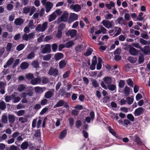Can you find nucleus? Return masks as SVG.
I'll list each match as a JSON object with an SVG mask.
<instances>
[{
  "instance_id": "1",
  "label": "nucleus",
  "mask_w": 150,
  "mask_h": 150,
  "mask_svg": "<svg viewBox=\"0 0 150 150\" xmlns=\"http://www.w3.org/2000/svg\"><path fill=\"white\" fill-rule=\"evenodd\" d=\"M47 22H45L42 25H38L36 28V31H40L42 32L44 31L47 27Z\"/></svg>"
},
{
  "instance_id": "2",
  "label": "nucleus",
  "mask_w": 150,
  "mask_h": 150,
  "mask_svg": "<svg viewBox=\"0 0 150 150\" xmlns=\"http://www.w3.org/2000/svg\"><path fill=\"white\" fill-rule=\"evenodd\" d=\"M100 85L101 87L107 90L108 89L111 91H114L116 88V86L114 84H109L107 86L103 82H101Z\"/></svg>"
},
{
  "instance_id": "3",
  "label": "nucleus",
  "mask_w": 150,
  "mask_h": 150,
  "mask_svg": "<svg viewBox=\"0 0 150 150\" xmlns=\"http://www.w3.org/2000/svg\"><path fill=\"white\" fill-rule=\"evenodd\" d=\"M101 23L104 26L108 29L111 28L113 26L114 24L113 21H110L105 20H103Z\"/></svg>"
},
{
  "instance_id": "4",
  "label": "nucleus",
  "mask_w": 150,
  "mask_h": 150,
  "mask_svg": "<svg viewBox=\"0 0 150 150\" xmlns=\"http://www.w3.org/2000/svg\"><path fill=\"white\" fill-rule=\"evenodd\" d=\"M144 109L142 107H139L136 109L134 113L135 116H138L142 114L144 112Z\"/></svg>"
},
{
  "instance_id": "5",
  "label": "nucleus",
  "mask_w": 150,
  "mask_h": 150,
  "mask_svg": "<svg viewBox=\"0 0 150 150\" xmlns=\"http://www.w3.org/2000/svg\"><path fill=\"white\" fill-rule=\"evenodd\" d=\"M35 33H31L29 34H25L22 36L23 39L26 41H28L30 39L32 38L35 35Z\"/></svg>"
},
{
  "instance_id": "6",
  "label": "nucleus",
  "mask_w": 150,
  "mask_h": 150,
  "mask_svg": "<svg viewBox=\"0 0 150 150\" xmlns=\"http://www.w3.org/2000/svg\"><path fill=\"white\" fill-rule=\"evenodd\" d=\"M103 80L105 84L107 85V86L109 84L112 83V78L109 76H105L103 79Z\"/></svg>"
},
{
  "instance_id": "7",
  "label": "nucleus",
  "mask_w": 150,
  "mask_h": 150,
  "mask_svg": "<svg viewBox=\"0 0 150 150\" xmlns=\"http://www.w3.org/2000/svg\"><path fill=\"white\" fill-rule=\"evenodd\" d=\"M77 34L76 30L74 29L69 30L66 33V35L68 36H70L71 37H74Z\"/></svg>"
},
{
  "instance_id": "8",
  "label": "nucleus",
  "mask_w": 150,
  "mask_h": 150,
  "mask_svg": "<svg viewBox=\"0 0 150 150\" xmlns=\"http://www.w3.org/2000/svg\"><path fill=\"white\" fill-rule=\"evenodd\" d=\"M70 8L71 9L73 10L74 11L79 12L81 10V7L80 5L76 4L71 5Z\"/></svg>"
},
{
  "instance_id": "9",
  "label": "nucleus",
  "mask_w": 150,
  "mask_h": 150,
  "mask_svg": "<svg viewBox=\"0 0 150 150\" xmlns=\"http://www.w3.org/2000/svg\"><path fill=\"white\" fill-rule=\"evenodd\" d=\"M58 73V70L53 67H51L49 71L48 74L50 75L56 76Z\"/></svg>"
},
{
  "instance_id": "10",
  "label": "nucleus",
  "mask_w": 150,
  "mask_h": 150,
  "mask_svg": "<svg viewBox=\"0 0 150 150\" xmlns=\"http://www.w3.org/2000/svg\"><path fill=\"white\" fill-rule=\"evenodd\" d=\"M50 45H46L42 49L41 52L42 53L45 54L47 52H50Z\"/></svg>"
},
{
  "instance_id": "11",
  "label": "nucleus",
  "mask_w": 150,
  "mask_h": 150,
  "mask_svg": "<svg viewBox=\"0 0 150 150\" xmlns=\"http://www.w3.org/2000/svg\"><path fill=\"white\" fill-rule=\"evenodd\" d=\"M45 7L46 12L47 13L49 12L53 6L52 3L50 1H47V4L45 5Z\"/></svg>"
},
{
  "instance_id": "12",
  "label": "nucleus",
  "mask_w": 150,
  "mask_h": 150,
  "mask_svg": "<svg viewBox=\"0 0 150 150\" xmlns=\"http://www.w3.org/2000/svg\"><path fill=\"white\" fill-rule=\"evenodd\" d=\"M78 19V15L75 13H72L70 15L69 22H71Z\"/></svg>"
},
{
  "instance_id": "13",
  "label": "nucleus",
  "mask_w": 150,
  "mask_h": 150,
  "mask_svg": "<svg viewBox=\"0 0 150 150\" xmlns=\"http://www.w3.org/2000/svg\"><path fill=\"white\" fill-rule=\"evenodd\" d=\"M41 82V79L39 77L32 80L31 82V83L33 85L40 84Z\"/></svg>"
},
{
  "instance_id": "14",
  "label": "nucleus",
  "mask_w": 150,
  "mask_h": 150,
  "mask_svg": "<svg viewBox=\"0 0 150 150\" xmlns=\"http://www.w3.org/2000/svg\"><path fill=\"white\" fill-rule=\"evenodd\" d=\"M96 62V56H94L92 60V64L90 67L91 69L94 70L95 69Z\"/></svg>"
},
{
  "instance_id": "15",
  "label": "nucleus",
  "mask_w": 150,
  "mask_h": 150,
  "mask_svg": "<svg viewBox=\"0 0 150 150\" xmlns=\"http://www.w3.org/2000/svg\"><path fill=\"white\" fill-rule=\"evenodd\" d=\"M140 50L142 52H144L145 54H147L150 53V47L148 46H145L144 48H141Z\"/></svg>"
},
{
  "instance_id": "16",
  "label": "nucleus",
  "mask_w": 150,
  "mask_h": 150,
  "mask_svg": "<svg viewBox=\"0 0 150 150\" xmlns=\"http://www.w3.org/2000/svg\"><path fill=\"white\" fill-rule=\"evenodd\" d=\"M68 13L67 12H64L61 17V21H63L64 22H66L68 20Z\"/></svg>"
},
{
  "instance_id": "17",
  "label": "nucleus",
  "mask_w": 150,
  "mask_h": 150,
  "mask_svg": "<svg viewBox=\"0 0 150 150\" xmlns=\"http://www.w3.org/2000/svg\"><path fill=\"white\" fill-rule=\"evenodd\" d=\"M114 33L115 34L114 36L116 37L119 35L121 33V28L118 27H115L114 28Z\"/></svg>"
},
{
  "instance_id": "18",
  "label": "nucleus",
  "mask_w": 150,
  "mask_h": 150,
  "mask_svg": "<svg viewBox=\"0 0 150 150\" xmlns=\"http://www.w3.org/2000/svg\"><path fill=\"white\" fill-rule=\"evenodd\" d=\"M17 89L20 92L23 91H26L27 90V88L25 85L21 84L18 86Z\"/></svg>"
},
{
  "instance_id": "19",
  "label": "nucleus",
  "mask_w": 150,
  "mask_h": 150,
  "mask_svg": "<svg viewBox=\"0 0 150 150\" xmlns=\"http://www.w3.org/2000/svg\"><path fill=\"white\" fill-rule=\"evenodd\" d=\"M54 90L52 91H49L45 94V97L46 98H50L54 94Z\"/></svg>"
},
{
  "instance_id": "20",
  "label": "nucleus",
  "mask_w": 150,
  "mask_h": 150,
  "mask_svg": "<svg viewBox=\"0 0 150 150\" xmlns=\"http://www.w3.org/2000/svg\"><path fill=\"white\" fill-rule=\"evenodd\" d=\"M129 52L130 54L133 55H136L138 54V52L135 48L131 47L129 50Z\"/></svg>"
},
{
  "instance_id": "21",
  "label": "nucleus",
  "mask_w": 150,
  "mask_h": 150,
  "mask_svg": "<svg viewBox=\"0 0 150 150\" xmlns=\"http://www.w3.org/2000/svg\"><path fill=\"white\" fill-rule=\"evenodd\" d=\"M24 22V21L23 19L18 18L15 19L14 23L16 25H20L23 24Z\"/></svg>"
},
{
  "instance_id": "22",
  "label": "nucleus",
  "mask_w": 150,
  "mask_h": 150,
  "mask_svg": "<svg viewBox=\"0 0 150 150\" xmlns=\"http://www.w3.org/2000/svg\"><path fill=\"white\" fill-rule=\"evenodd\" d=\"M18 93H14L13 95V99L14 100L13 102L14 103H17L18 102L21 100V98L18 96H17Z\"/></svg>"
},
{
  "instance_id": "23",
  "label": "nucleus",
  "mask_w": 150,
  "mask_h": 150,
  "mask_svg": "<svg viewBox=\"0 0 150 150\" xmlns=\"http://www.w3.org/2000/svg\"><path fill=\"white\" fill-rule=\"evenodd\" d=\"M115 3L112 1H110L109 4H105L106 7L108 9H110L112 7H115Z\"/></svg>"
},
{
  "instance_id": "24",
  "label": "nucleus",
  "mask_w": 150,
  "mask_h": 150,
  "mask_svg": "<svg viewBox=\"0 0 150 150\" xmlns=\"http://www.w3.org/2000/svg\"><path fill=\"white\" fill-rule=\"evenodd\" d=\"M65 101L63 100H60L54 106V108L62 106L64 104Z\"/></svg>"
},
{
  "instance_id": "25",
  "label": "nucleus",
  "mask_w": 150,
  "mask_h": 150,
  "mask_svg": "<svg viewBox=\"0 0 150 150\" xmlns=\"http://www.w3.org/2000/svg\"><path fill=\"white\" fill-rule=\"evenodd\" d=\"M130 91V88L127 86H126L124 88L123 92L126 96H128L129 94Z\"/></svg>"
},
{
  "instance_id": "26",
  "label": "nucleus",
  "mask_w": 150,
  "mask_h": 150,
  "mask_svg": "<svg viewBox=\"0 0 150 150\" xmlns=\"http://www.w3.org/2000/svg\"><path fill=\"white\" fill-rule=\"evenodd\" d=\"M63 57L62 54L60 53H57L55 55L54 58L57 61L59 60Z\"/></svg>"
},
{
  "instance_id": "27",
  "label": "nucleus",
  "mask_w": 150,
  "mask_h": 150,
  "mask_svg": "<svg viewBox=\"0 0 150 150\" xmlns=\"http://www.w3.org/2000/svg\"><path fill=\"white\" fill-rule=\"evenodd\" d=\"M29 66L28 63L26 62L22 63L20 65L21 67L23 69H26Z\"/></svg>"
},
{
  "instance_id": "28",
  "label": "nucleus",
  "mask_w": 150,
  "mask_h": 150,
  "mask_svg": "<svg viewBox=\"0 0 150 150\" xmlns=\"http://www.w3.org/2000/svg\"><path fill=\"white\" fill-rule=\"evenodd\" d=\"M67 133V131L66 130H63L60 133L59 138L60 139H63L66 136Z\"/></svg>"
},
{
  "instance_id": "29",
  "label": "nucleus",
  "mask_w": 150,
  "mask_h": 150,
  "mask_svg": "<svg viewBox=\"0 0 150 150\" xmlns=\"http://www.w3.org/2000/svg\"><path fill=\"white\" fill-rule=\"evenodd\" d=\"M1 121L4 124H6L8 122L7 117L6 115H3L1 118Z\"/></svg>"
},
{
  "instance_id": "30",
  "label": "nucleus",
  "mask_w": 150,
  "mask_h": 150,
  "mask_svg": "<svg viewBox=\"0 0 150 150\" xmlns=\"http://www.w3.org/2000/svg\"><path fill=\"white\" fill-rule=\"evenodd\" d=\"M56 17V15H55L54 13H53L49 16L48 20L49 21L51 22L54 20Z\"/></svg>"
},
{
  "instance_id": "31",
  "label": "nucleus",
  "mask_w": 150,
  "mask_h": 150,
  "mask_svg": "<svg viewBox=\"0 0 150 150\" xmlns=\"http://www.w3.org/2000/svg\"><path fill=\"white\" fill-rule=\"evenodd\" d=\"M13 61V59L11 58L7 62L6 64L4 66V67L5 68H6L7 67L11 65Z\"/></svg>"
},
{
  "instance_id": "32",
  "label": "nucleus",
  "mask_w": 150,
  "mask_h": 150,
  "mask_svg": "<svg viewBox=\"0 0 150 150\" xmlns=\"http://www.w3.org/2000/svg\"><path fill=\"white\" fill-rule=\"evenodd\" d=\"M118 86L120 88H122L125 85V82L124 80H120L118 81Z\"/></svg>"
},
{
  "instance_id": "33",
  "label": "nucleus",
  "mask_w": 150,
  "mask_h": 150,
  "mask_svg": "<svg viewBox=\"0 0 150 150\" xmlns=\"http://www.w3.org/2000/svg\"><path fill=\"white\" fill-rule=\"evenodd\" d=\"M28 146V144L27 142H24L22 143L21 145V148L23 149H27Z\"/></svg>"
},
{
  "instance_id": "34",
  "label": "nucleus",
  "mask_w": 150,
  "mask_h": 150,
  "mask_svg": "<svg viewBox=\"0 0 150 150\" xmlns=\"http://www.w3.org/2000/svg\"><path fill=\"white\" fill-rule=\"evenodd\" d=\"M15 117L14 115H9L8 116V120L10 123L11 124H13L15 121Z\"/></svg>"
},
{
  "instance_id": "35",
  "label": "nucleus",
  "mask_w": 150,
  "mask_h": 150,
  "mask_svg": "<svg viewBox=\"0 0 150 150\" xmlns=\"http://www.w3.org/2000/svg\"><path fill=\"white\" fill-rule=\"evenodd\" d=\"M101 60L100 58H98V62L97 65V69L98 70H100L102 67Z\"/></svg>"
},
{
  "instance_id": "36",
  "label": "nucleus",
  "mask_w": 150,
  "mask_h": 150,
  "mask_svg": "<svg viewBox=\"0 0 150 150\" xmlns=\"http://www.w3.org/2000/svg\"><path fill=\"white\" fill-rule=\"evenodd\" d=\"M35 91L36 92L39 93H41L43 92V89L39 87H35Z\"/></svg>"
},
{
  "instance_id": "37",
  "label": "nucleus",
  "mask_w": 150,
  "mask_h": 150,
  "mask_svg": "<svg viewBox=\"0 0 150 150\" xmlns=\"http://www.w3.org/2000/svg\"><path fill=\"white\" fill-rule=\"evenodd\" d=\"M66 65V62L65 60H62L59 63V68L60 69L63 68Z\"/></svg>"
},
{
  "instance_id": "38",
  "label": "nucleus",
  "mask_w": 150,
  "mask_h": 150,
  "mask_svg": "<svg viewBox=\"0 0 150 150\" xmlns=\"http://www.w3.org/2000/svg\"><path fill=\"white\" fill-rule=\"evenodd\" d=\"M74 44V42L73 41L71 40L67 42L65 44V47L67 48H69L71 47Z\"/></svg>"
},
{
  "instance_id": "39",
  "label": "nucleus",
  "mask_w": 150,
  "mask_h": 150,
  "mask_svg": "<svg viewBox=\"0 0 150 150\" xmlns=\"http://www.w3.org/2000/svg\"><path fill=\"white\" fill-rule=\"evenodd\" d=\"M28 26L31 29H33L35 27V25L33 23V21L32 20H30L29 21V22L28 25Z\"/></svg>"
},
{
  "instance_id": "40",
  "label": "nucleus",
  "mask_w": 150,
  "mask_h": 150,
  "mask_svg": "<svg viewBox=\"0 0 150 150\" xmlns=\"http://www.w3.org/2000/svg\"><path fill=\"white\" fill-rule=\"evenodd\" d=\"M30 15L31 16L35 11L36 8L34 6H30Z\"/></svg>"
},
{
  "instance_id": "41",
  "label": "nucleus",
  "mask_w": 150,
  "mask_h": 150,
  "mask_svg": "<svg viewBox=\"0 0 150 150\" xmlns=\"http://www.w3.org/2000/svg\"><path fill=\"white\" fill-rule=\"evenodd\" d=\"M35 56V54L33 52H31L28 54L27 58L28 59H32L34 58Z\"/></svg>"
},
{
  "instance_id": "42",
  "label": "nucleus",
  "mask_w": 150,
  "mask_h": 150,
  "mask_svg": "<svg viewBox=\"0 0 150 150\" xmlns=\"http://www.w3.org/2000/svg\"><path fill=\"white\" fill-rule=\"evenodd\" d=\"M128 60L130 63H134L137 61V59L136 58L129 57L128 58Z\"/></svg>"
},
{
  "instance_id": "43",
  "label": "nucleus",
  "mask_w": 150,
  "mask_h": 150,
  "mask_svg": "<svg viewBox=\"0 0 150 150\" xmlns=\"http://www.w3.org/2000/svg\"><path fill=\"white\" fill-rule=\"evenodd\" d=\"M25 45L24 44H21L18 45L16 47V49L18 51H21L25 47Z\"/></svg>"
},
{
  "instance_id": "44",
  "label": "nucleus",
  "mask_w": 150,
  "mask_h": 150,
  "mask_svg": "<svg viewBox=\"0 0 150 150\" xmlns=\"http://www.w3.org/2000/svg\"><path fill=\"white\" fill-rule=\"evenodd\" d=\"M51 55L49 54L44 56L43 57V59L45 61H49L51 59Z\"/></svg>"
},
{
  "instance_id": "45",
  "label": "nucleus",
  "mask_w": 150,
  "mask_h": 150,
  "mask_svg": "<svg viewBox=\"0 0 150 150\" xmlns=\"http://www.w3.org/2000/svg\"><path fill=\"white\" fill-rule=\"evenodd\" d=\"M117 21L119 24L122 23L125 25H126V24L123 18L122 17H120L119 18L117 19Z\"/></svg>"
},
{
  "instance_id": "46",
  "label": "nucleus",
  "mask_w": 150,
  "mask_h": 150,
  "mask_svg": "<svg viewBox=\"0 0 150 150\" xmlns=\"http://www.w3.org/2000/svg\"><path fill=\"white\" fill-rule=\"evenodd\" d=\"M143 15V13L142 12H140L139 15L137 17V19L136 20H137V21H141L143 20L144 19V18L142 17Z\"/></svg>"
},
{
  "instance_id": "47",
  "label": "nucleus",
  "mask_w": 150,
  "mask_h": 150,
  "mask_svg": "<svg viewBox=\"0 0 150 150\" xmlns=\"http://www.w3.org/2000/svg\"><path fill=\"white\" fill-rule=\"evenodd\" d=\"M92 52V49L90 48L88 49L86 52L85 53L84 55L86 56H88L91 54Z\"/></svg>"
},
{
  "instance_id": "48",
  "label": "nucleus",
  "mask_w": 150,
  "mask_h": 150,
  "mask_svg": "<svg viewBox=\"0 0 150 150\" xmlns=\"http://www.w3.org/2000/svg\"><path fill=\"white\" fill-rule=\"evenodd\" d=\"M6 105L4 101L0 102V109L2 110H4L6 108Z\"/></svg>"
},
{
  "instance_id": "49",
  "label": "nucleus",
  "mask_w": 150,
  "mask_h": 150,
  "mask_svg": "<svg viewBox=\"0 0 150 150\" xmlns=\"http://www.w3.org/2000/svg\"><path fill=\"white\" fill-rule=\"evenodd\" d=\"M41 81H42V83L45 84H47L49 81L48 79L45 77H42Z\"/></svg>"
},
{
  "instance_id": "50",
  "label": "nucleus",
  "mask_w": 150,
  "mask_h": 150,
  "mask_svg": "<svg viewBox=\"0 0 150 150\" xmlns=\"http://www.w3.org/2000/svg\"><path fill=\"white\" fill-rule=\"evenodd\" d=\"M12 45V44L11 43L9 42L8 43L6 47V49L7 51L8 52L11 51Z\"/></svg>"
},
{
  "instance_id": "51",
  "label": "nucleus",
  "mask_w": 150,
  "mask_h": 150,
  "mask_svg": "<svg viewBox=\"0 0 150 150\" xmlns=\"http://www.w3.org/2000/svg\"><path fill=\"white\" fill-rule=\"evenodd\" d=\"M16 114L18 116H21L23 115L25 113V110H19L16 112Z\"/></svg>"
},
{
  "instance_id": "52",
  "label": "nucleus",
  "mask_w": 150,
  "mask_h": 150,
  "mask_svg": "<svg viewBox=\"0 0 150 150\" xmlns=\"http://www.w3.org/2000/svg\"><path fill=\"white\" fill-rule=\"evenodd\" d=\"M104 16L105 19L110 20L112 18L113 15L109 13L105 15H104Z\"/></svg>"
},
{
  "instance_id": "53",
  "label": "nucleus",
  "mask_w": 150,
  "mask_h": 150,
  "mask_svg": "<svg viewBox=\"0 0 150 150\" xmlns=\"http://www.w3.org/2000/svg\"><path fill=\"white\" fill-rule=\"evenodd\" d=\"M127 118L132 122H133L134 120V117L131 114H129L127 115Z\"/></svg>"
},
{
  "instance_id": "54",
  "label": "nucleus",
  "mask_w": 150,
  "mask_h": 150,
  "mask_svg": "<svg viewBox=\"0 0 150 150\" xmlns=\"http://www.w3.org/2000/svg\"><path fill=\"white\" fill-rule=\"evenodd\" d=\"M127 82L128 85L130 86L133 87V82L132 80L130 79H129L127 80Z\"/></svg>"
},
{
  "instance_id": "55",
  "label": "nucleus",
  "mask_w": 150,
  "mask_h": 150,
  "mask_svg": "<svg viewBox=\"0 0 150 150\" xmlns=\"http://www.w3.org/2000/svg\"><path fill=\"white\" fill-rule=\"evenodd\" d=\"M30 12V7L28 6L23 8V12L25 14H27Z\"/></svg>"
},
{
  "instance_id": "56",
  "label": "nucleus",
  "mask_w": 150,
  "mask_h": 150,
  "mask_svg": "<svg viewBox=\"0 0 150 150\" xmlns=\"http://www.w3.org/2000/svg\"><path fill=\"white\" fill-rule=\"evenodd\" d=\"M13 94L11 96H7L5 97V100L6 102H8L11 99H13Z\"/></svg>"
},
{
  "instance_id": "57",
  "label": "nucleus",
  "mask_w": 150,
  "mask_h": 150,
  "mask_svg": "<svg viewBox=\"0 0 150 150\" xmlns=\"http://www.w3.org/2000/svg\"><path fill=\"white\" fill-rule=\"evenodd\" d=\"M135 142H137V143L139 145L141 144L142 143L139 137H137V136H135Z\"/></svg>"
},
{
  "instance_id": "58",
  "label": "nucleus",
  "mask_w": 150,
  "mask_h": 150,
  "mask_svg": "<svg viewBox=\"0 0 150 150\" xmlns=\"http://www.w3.org/2000/svg\"><path fill=\"white\" fill-rule=\"evenodd\" d=\"M124 17L125 19L127 21H129L130 18V15L128 13H125Z\"/></svg>"
},
{
  "instance_id": "59",
  "label": "nucleus",
  "mask_w": 150,
  "mask_h": 150,
  "mask_svg": "<svg viewBox=\"0 0 150 150\" xmlns=\"http://www.w3.org/2000/svg\"><path fill=\"white\" fill-rule=\"evenodd\" d=\"M131 17L133 20L135 21H137L136 20L137 19V15L135 13H133L131 14Z\"/></svg>"
},
{
  "instance_id": "60",
  "label": "nucleus",
  "mask_w": 150,
  "mask_h": 150,
  "mask_svg": "<svg viewBox=\"0 0 150 150\" xmlns=\"http://www.w3.org/2000/svg\"><path fill=\"white\" fill-rule=\"evenodd\" d=\"M82 123L80 120H77L76 122V126L77 128L81 127L82 125Z\"/></svg>"
},
{
  "instance_id": "61",
  "label": "nucleus",
  "mask_w": 150,
  "mask_h": 150,
  "mask_svg": "<svg viewBox=\"0 0 150 150\" xmlns=\"http://www.w3.org/2000/svg\"><path fill=\"white\" fill-rule=\"evenodd\" d=\"M109 130L110 132L113 136L115 137H117V134H116V133L114 132V130L110 127L109 128Z\"/></svg>"
},
{
  "instance_id": "62",
  "label": "nucleus",
  "mask_w": 150,
  "mask_h": 150,
  "mask_svg": "<svg viewBox=\"0 0 150 150\" xmlns=\"http://www.w3.org/2000/svg\"><path fill=\"white\" fill-rule=\"evenodd\" d=\"M127 101L129 105H130L133 103V99L130 97H128L127 98Z\"/></svg>"
},
{
  "instance_id": "63",
  "label": "nucleus",
  "mask_w": 150,
  "mask_h": 150,
  "mask_svg": "<svg viewBox=\"0 0 150 150\" xmlns=\"http://www.w3.org/2000/svg\"><path fill=\"white\" fill-rule=\"evenodd\" d=\"M140 42L143 45H146L148 44V42L142 38H140L139 40Z\"/></svg>"
},
{
  "instance_id": "64",
  "label": "nucleus",
  "mask_w": 150,
  "mask_h": 150,
  "mask_svg": "<svg viewBox=\"0 0 150 150\" xmlns=\"http://www.w3.org/2000/svg\"><path fill=\"white\" fill-rule=\"evenodd\" d=\"M25 77L26 79H32L33 78L34 76L33 74L30 73H29L27 74L26 75Z\"/></svg>"
}]
</instances>
